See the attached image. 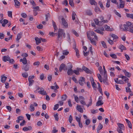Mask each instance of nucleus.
Instances as JSON below:
<instances>
[{"mask_svg": "<svg viewBox=\"0 0 133 133\" xmlns=\"http://www.w3.org/2000/svg\"><path fill=\"white\" fill-rule=\"evenodd\" d=\"M124 31H128L133 34V24L131 22H126V24L123 25Z\"/></svg>", "mask_w": 133, "mask_h": 133, "instance_id": "1", "label": "nucleus"}, {"mask_svg": "<svg viewBox=\"0 0 133 133\" xmlns=\"http://www.w3.org/2000/svg\"><path fill=\"white\" fill-rule=\"evenodd\" d=\"M63 33V30L62 29H58V34H57V42H58L59 41L61 40L62 37V35Z\"/></svg>", "mask_w": 133, "mask_h": 133, "instance_id": "2", "label": "nucleus"}, {"mask_svg": "<svg viewBox=\"0 0 133 133\" xmlns=\"http://www.w3.org/2000/svg\"><path fill=\"white\" fill-rule=\"evenodd\" d=\"M67 69L66 67L65 64L62 63L60 65L59 69L60 72H61L63 70H64L65 71Z\"/></svg>", "mask_w": 133, "mask_h": 133, "instance_id": "3", "label": "nucleus"}, {"mask_svg": "<svg viewBox=\"0 0 133 133\" xmlns=\"http://www.w3.org/2000/svg\"><path fill=\"white\" fill-rule=\"evenodd\" d=\"M69 69H68L67 73L68 75H71L73 73V70L72 69V66L71 64L69 65Z\"/></svg>", "mask_w": 133, "mask_h": 133, "instance_id": "4", "label": "nucleus"}, {"mask_svg": "<svg viewBox=\"0 0 133 133\" xmlns=\"http://www.w3.org/2000/svg\"><path fill=\"white\" fill-rule=\"evenodd\" d=\"M61 21L62 24L64 25L65 28H67L68 26V24L64 18H62L61 19Z\"/></svg>", "mask_w": 133, "mask_h": 133, "instance_id": "5", "label": "nucleus"}, {"mask_svg": "<svg viewBox=\"0 0 133 133\" xmlns=\"http://www.w3.org/2000/svg\"><path fill=\"white\" fill-rule=\"evenodd\" d=\"M87 37L88 38L90 41L91 43L94 45H96V43L94 39V38L92 39L91 37L90 36H89L88 34H87Z\"/></svg>", "mask_w": 133, "mask_h": 133, "instance_id": "6", "label": "nucleus"}, {"mask_svg": "<svg viewBox=\"0 0 133 133\" xmlns=\"http://www.w3.org/2000/svg\"><path fill=\"white\" fill-rule=\"evenodd\" d=\"M85 80V79L84 77H81L78 81L79 83L81 85L83 86V82H84Z\"/></svg>", "mask_w": 133, "mask_h": 133, "instance_id": "7", "label": "nucleus"}, {"mask_svg": "<svg viewBox=\"0 0 133 133\" xmlns=\"http://www.w3.org/2000/svg\"><path fill=\"white\" fill-rule=\"evenodd\" d=\"M91 84L94 90H96V85L94 81V79L92 78L90 79Z\"/></svg>", "mask_w": 133, "mask_h": 133, "instance_id": "8", "label": "nucleus"}, {"mask_svg": "<svg viewBox=\"0 0 133 133\" xmlns=\"http://www.w3.org/2000/svg\"><path fill=\"white\" fill-rule=\"evenodd\" d=\"M117 125L118 127L119 128L117 129H120V130H124V127L123 124H121L118 123Z\"/></svg>", "mask_w": 133, "mask_h": 133, "instance_id": "9", "label": "nucleus"}, {"mask_svg": "<svg viewBox=\"0 0 133 133\" xmlns=\"http://www.w3.org/2000/svg\"><path fill=\"white\" fill-rule=\"evenodd\" d=\"M82 68L83 70H84L87 73L90 74V70L85 66H83Z\"/></svg>", "mask_w": 133, "mask_h": 133, "instance_id": "10", "label": "nucleus"}, {"mask_svg": "<svg viewBox=\"0 0 133 133\" xmlns=\"http://www.w3.org/2000/svg\"><path fill=\"white\" fill-rule=\"evenodd\" d=\"M4 75H3L1 76V81L2 83H4L6 80L7 77L4 76Z\"/></svg>", "mask_w": 133, "mask_h": 133, "instance_id": "11", "label": "nucleus"}, {"mask_svg": "<svg viewBox=\"0 0 133 133\" xmlns=\"http://www.w3.org/2000/svg\"><path fill=\"white\" fill-rule=\"evenodd\" d=\"M32 127L31 126H29L28 127H25L23 129V130L24 131H27L31 130H32Z\"/></svg>", "mask_w": 133, "mask_h": 133, "instance_id": "12", "label": "nucleus"}, {"mask_svg": "<svg viewBox=\"0 0 133 133\" xmlns=\"http://www.w3.org/2000/svg\"><path fill=\"white\" fill-rule=\"evenodd\" d=\"M22 34L21 33H18L17 36V37L16 39V40L18 41V42H19V40L22 37Z\"/></svg>", "mask_w": 133, "mask_h": 133, "instance_id": "13", "label": "nucleus"}, {"mask_svg": "<svg viewBox=\"0 0 133 133\" xmlns=\"http://www.w3.org/2000/svg\"><path fill=\"white\" fill-rule=\"evenodd\" d=\"M123 71L125 73V76L128 77H130L131 76V74L130 73L128 72L126 70H123Z\"/></svg>", "mask_w": 133, "mask_h": 133, "instance_id": "14", "label": "nucleus"}, {"mask_svg": "<svg viewBox=\"0 0 133 133\" xmlns=\"http://www.w3.org/2000/svg\"><path fill=\"white\" fill-rule=\"evenodd\" d=\"M15 3V6L16 8H18V6L20 5V3L17 0H14Z\"/></svg>", "mask_w": 133, "mask_h": 133, "instance_id": "15", "label": "nucleus"}, {"mask_svg": "<svg viewBox=\"0 0 133 133\" xmlns=\"http://www.w3.org/2000/svg\"><path fill=\"white\" fill-rule=\"evenodd\" d=\"M125 121L128 124V126L130 129H132V125L131 122L127 119H125Z\"/></svg>", "mask_w": 133, "mask_h": 133, "instance_id": "16", "label": "nucleus"}, {"mask_svg": "<svg viewBox=\"0 0 133 133\" xmlns=\"http://www.w3.org/2000/svg\"><path fill=\"white\" fill-rule=\"evenodd\" d=\"M10 59V57L8 56H4L3 58V60L4 62L9 61Z\"/></svg>", "mask_w": 133, "mask_h": 133, "instance_id": "17", "label": "nucleus"}, {"mask_svg": "<svg viewBox=\"0 0 133 133\" xmlns=\"http://www.w3.org/2000/svg\"><path fill=\"white\" fill-rule=\"evenodd\" d=\"M76 109L81 112L82 113L83 112V110L82 108H81V106L78 105H77L76 107Z\"/></svg>", "mask_w": 133, "mask_h": 133, "instance_id": "18", "label": "nucleus"}, {"mask_svg": "<svg viewBox=\"0 0 133 133\" xmlns=\"http://www.w3.org/2000/svg\"><path fill=\"white\" fill-rule=\"evenodd\" d=\"M35 40L36 41V43L37 45H38L39 44L41 43V38H38L37 37H36L35 38Z\"/></svg>", "mask_w": 133, "mask_h": 133, "instance_id": "19", "label": "nucleus"}, {"mask_svg": "<svg viewBox=\"0 0 133 133\" xmlns=\"http://www.w3.org/2000/svg\"><path fill=\"white\" fill-rule=\"evenodd\" d=\"M29 69V65H26L25 66H23L22 68L23 69H24L25 71H28Z\"/></svg>", "mask_w": 133, "mask_h": 133, "instance_id": "20", "label": "nucleus"}, {"mask_svg": "<svg viewBox=\"0 0 133 133\" xmlns=\"http://www.w3.org/2000/svg\"><path fill=\"white\" fill-rule=\"evenodd\" d=\"M103 102L102 100H99L96 103V106H98L102 105Z\"/></svg>", "mask_w": 133, "mask_h": 133, "instance_id": "21", "label": "nucleus"}, {"mask_svg": "<svg viewBox=\"0 0 133 133\" xmlns=\"http://www.w3.org/2000/svg\"><path fill=\"white\" fill-rule=\"evenodd\" d=\"M121 78H122L125 82L128 83V82L129 79L126 77L124 76H122Z\"/></svg>", "mask_w": 133, "mask_h": 133, "instance_id": "22", "label": "nucleus"}, {"mask_svg": "<svg viewBox=\"0 0 133 133\" xmlns=\"http://www.w3.org/2000/svg\"><path fill=\"white\" fill-rule=\"evenodd\" d=\"M87 14L89 16H90L92 15V11L90 10H87L86 11Z\"/></svg>", "mask_w": 133, "mask_h": 133, "instance_id": "23", "label": "nucleus"}, {"mask_svg": "<svg viewBox=\"0 0 133 133\" xmlns=\"http://www.w3.org/2000/svg\"><path fill=\"white\" fill-rule=\"evenodd\" d=\"M90 3L91 5H96L97 3L94 0H90Z\"/></svg>", "mask_w": 133, "mask_h": 133, "instance_id": "24", "label": "nucleus"}, {"mask_svg": "<svg viewBox=\"0 0 133 133\" xmlns=\"http://www.w3.org/2000/svg\"><path fill=\"white\" fill-rule=\"evenodd\" d=\"M28 81H29V86H31L33 84L34 82V81L33 80H31L30 79H28Z\"/></svg>", "mask_w": 133, "mask_h": 133, "instance_id": "25", "label": "nucleus"}, {"mask_svg": "<svg viewBox=\"0 0 133 133\" xmlns=\"http://www.w3.org/2000/svg\"><path fill=\"white\" fill-rule=\"evenodd\" d=\"M119 48L121 50V51L122 52L123 50H126V48L123 45H121L119 46Z\"/></svg>", "mask_w": 133, "mask_h": 133, "instance_id": "26", "label": "nucleus"}, {"mask_svg": "<svg viewBox=\"0 0 133 133\" xmlns=\"http://www.w3.org/2000/svg\"><path fill=\"white\" fill-rule=\"evenodd\" d=\"M3 23H2V26L4 27L5 24L8 23V21L6 19H4L3 20Z\"/></svg>", "mask_w": 133, "mask_h": 133, "instance_id": "27", "label": "nucleus"}, {"mask_svg": "<svg viewBox=\"0 0 133 133\" xmlns=\"http://www.w3.org/2000/svg\"><path fill=\"white\" fill-rule=\"evenodd\" d=\"M30 110L32 112L34 110L35 108L33 106V105L32 104H31L30 105Z\"/></svg>", "mask_w": 133, "mask_h": 133, "instance_id": "28", "label": "nucleus"}, {"mask_svg": "<svg viewBox=\"0 0 133 133\" xmlns=\"http://www.w3.org/2000/svg\"><path fill=\"white\" fill-rule=\"evenodd\" d=\"M67 97V95L65 94H64L61 97V99L62 100V101H65L66 100Z\"/></svg>", "mask_w": 133, "mask_h": 133, "instance_id": "29", "label": "nucleus"}, {"mask_svg": "<svg viewBox=\"0 0 133 133\" xmlns=\"http://www.w3.org/2000/svg\"><path fill=\"white\" fill-rule=\"evenodd\" d=\"M41 95H46L47 94L46 91L44 90L38 92Z\"/></svg>", "mask_w": 133, "mask_h": 133, "instance_id": "30", "label": "nucleus"}, {"mask_svg": "<svg viewBox=\"0 0 133 133\" xmlns=\"http://www.w3.org/2000/svg\"><path fill=\"white\" fill-rule=\"evenodd\" d=\"M73 96L74 97L75 99L76 102L77 103L78 102L79 98L78 96H76L75 94H73Z\"/></svg>", "mask_w": 133, "mask_h": 133, "instance_id": "31", "label": "nucleus"}, {"mask_svg": "<svg viewBox=\"0 0 133 133\" xmlns=\"http://www.w3.org/2000/svg\"><path fill=\"white\" fill-rule=\"evenodd\" d=\"M94 21L96 24L98 25H100L101 24L100 23V22L99 21L98 19H96L94 20Z\"/></svg>", "mask_w": 133, "mask_h": 133, "instance_id": "32", "label": "nucleus"}, {"mask_svg": "<svg viewBox=\"0 0 133 133\" xmlns=\"http://www.w3.org/2000/svg\"><path fill=\"white\" fill-rule=\"evenodd\" d=\"M72 19L73 20H74L75 19V16L76 15V14L75 12L74 11L72 12Z\"/></svg>", "mask_w": 133, "mask_h": 133, "instance_id": "33", "label": "nucleus"}, {"mask_svg": "<svg viewBox=\"0 0 133 133\" xmlns=\"http://www.w3.org/2000/svg\"><path fill=\"white\" fill-rule=\"evenodd\" d=\"M72 32L76 36L78 37L79 36L78 34L76 32V31L74 30H72Z\"/></svg>", "mask_w": 133, "mask_h": 133, "instance_id": "34", "label": "nucleus"}, {"mask_svg": "<svg viewBox=\"0 0 133 133\" xmlns=\"http://www.w3.org/2000/svg\"><path fill=\"white\" fill-rule=\"evenodd\" d=\"M69 4L72 7H74V4L73 2V1L71 0H69Z\"/></svg>", "mask_w": 133, "mask_h": 133, "instance_id": "35", "label": "nucleus"}, {"mask_svg": "<svg viewBox=\"0 0 133 133\" xmlns=\"http://www.w3.org/2000/svg\"><path fill=\"white\" fill-rule=\"evenodd\" d=\"M103 82L106 85H108V82L107 81V79L104 78L103 80Z\"/></svg>", "mask_w": 133, "mask_h": 133, "instance_id": "36", "label": "nucleus"}, {"mask_svg": "<svg viewBox=\"0 0 133 133\" xmlns=\"http://www.w3.org/2000/svg\"><path fill=\"white\" fill-rule=\"evenodd\" d=\"M22 62L23 64L24 65L27 64V61L25 57H24L23 58V60Z\"/></svg>", "mask_w": 133, "mask_h": 133, "instance_id": "37", "label": "nucleus"}, {"mask_svg": "<svg viewBox=\"0 0 133 133\" xmlns=\"http://www.w3.org/2000/svg\"><path fill=\"white\" fill-rule=\"evenodd\" d=\"M51 88L52 89L55 90L56 89H58L59 88L58 86L57 85L54 86H51Z\"/></svg>", "mask_w": 133, "mask_h": 133, "instance_id": "38", "label": "nucleus"}, {"mask_svg": "<svg viewBox=\"0 0 133 133\" xmlns=\"http://www.w3.org/2000/svg\"><path fill=\"white\" fill-rule=\"evenodd\" d=\"M104 28L105 29V30H107V31H110V27L107 25H104Z\"/></svg>", "mask_w": 133, "mask_h": 133, "instance_id": "39", "label": "nucleus"}, {"mask_svg": "<svg viewBox=\"0 0 133 133\" xmlns=\"http://www.w3.org/2000/svg\"><path fill=\"white\" fill-rule=\"evenodd\" d=\"M22 76L24 78H27L28 77V74L26 72H24L22 74Z\"/></svg>", "mask_w": 133, "mask_h": 133, "instance_id": "40", "label": "nucleus"}, {"mask_svg": "<svg viewBox=\"0 0 133 133\" xmlns=\"http://www.w3.org/2000/svg\"><path fill=\"white\" fill-rule=\"evenodd\" d=\"M95 31L97 33H99L102 35H103V31L98 29L95 30Z\"/></svg>", "mask_w": 133, "mask_h": 133, "instance_id": "41", "label": "nucleus"}, {"mask_svg": "<svg viewBox=\"0 0 133 133\" xmlns=\"http://www.w3.org/2000/svg\"><path fill=\"white\" fill-rule=\"evenodd\" d=\"M75 50L76 52V55L78 57L79 56V51L77 49H76V50Z\"/></svg>", "mask_w": 133, "mask_h": 133, "instance_id": "42", "label": "nucleus"}, {"mask_svg": "<svg viewBox=\"0 0 133 133\" xmlns=\"http://www.w3.org/2000/svg\"><path fill=\"white\" fill-rule=\"evenodd\" d=\"M8 16L12 18V12L11 11H8Z\"/></svg>", "mask_w": 133, "mask_h": 133, "instance_id": "43", "label": "nucleus"}, {"mask_svg": "<svg viewBox=\"0 0 133 133\" xmlns=\"http://www.w3.org/2000/svg\"><path fill=\"white\" fill-rule=\"evenodd\" d=\"M49 34L50 36H54L55 35H57V33H55L53 32H50Z\"/></svg>", "mask_w": 133, "mask_h": 133, "instance_id": "44", "label": "nucleus"}, {"mask_svg": "<svg viewBox=\"0 0 133 133\" xmlns=\"http://www.w3.org/2000/svg\"><path fill=\"white\" fill-rule=\"evenodd\" d=\"M127 16L128 17L132 19H133V14H127Z\"/></svg>", "mask_w": 133, "mask_h": 133, "instance_id": "45", "label": "nucleus"}, {"mask_svg": "<svg viewBox=\"0 0 133 133\" xmlns=\"http://www.w3.org/2000/svg\"><path fill=\"white\" fill-rule=\"evenodd\" d=\"M53 128V129L52 131V133H55L58 132V130H57L56 129V127H54Z\"/></svg>", "mask_w": 133, "mask_h": 133, "instance_id": "46", "label": "nucleus"}, {"mask_svg": "<svg viewBox=\"0 0 133 133\" xmlns=\"http://www.w3.org/2000/svg\"><path fill=\"white\" fill-rule=\"evenodd\" d=\"M103 127V126L102 124L101 123H99L98 127L97 129L100 130L102 129Z\"/></svg>", "mask_w": 133, "mask_h": 133, "instance_id": "47", "label": "nucleus"}, {"mask_svg": "<svg viewBox=\"0 0 133 133\" xmlns=\"http://www.w3.org/2000/svg\"><path fill=\"white\" fill-rule=\"evenodd\" d=\"M110 56L112 58H117V57L116 55L115 54H110Z\"/></svg>", "mask_w": 133, "mask_h": 133, "instance_id": "48", "label": "nucleus"}, {"mask_svg": "<svg viewBox=\"0 0 133 133\" xmlns=\"http://www.w3.org/2000/svg\"><path fill=\"white\" fill-rule=\"evenodd\" d=\"M73 72L75 73L77 75H79L80 74L77 69L76 70H73Z\"/></svg>", "mask_w": 133, "mask_h": 133, "instance_id": "49", "label": "nucleus"}, {"mask_svg": "<svg viewBox=\"0 0 133 133\" xmlns=\"http://www.w3.org/2000/svg\"><path fill=\"white\" fill-rule=\"evenodd\" d=\"M59 105L58 104H57L54 105V110H56L58 108Z\"/></svg>", "mask_w": 133, "mask_h": 133, "instance_id": "50", "label": "nucleus"}, {"mask_svg": "<svg viewBox=\"0 0 133 133\" xmlns=\"http://www.w3.org/2000/svg\"><path fill=\"white\" fill-rule=\"evenodd\" d=\"M50 15L48 13L47 14L45 15V19L46 21H48V18L50 17Z\"/></svg>", "mask_w": 133, "mask_h": 133, "instance_id": "51", "label": "nucleus"}, {"mask_svg": "<svg viewBox=\"0 0 133 133\" xmlns=\"http://www.w3.org/2000/svg\"><path fill=\"white\" fill-rule=\"evenodd\" d=\"M102 44V46L104 48H107V46L105 44V42L103 41H102L101 42Z\"/></svg>", "mask_w": 133, "mask_h": 133, "instance_id": "52", "label": "nucleus"}, {"mask_svg": "<svg viewBox=\"0 0 133 133\" xmlns=\"http://www.w3.org/2000/svg\"><path fill=\"white\" fill-rule=\"evenodd\" d=\"M43 27V26L42 25L40 24L38 25H37V27L38 29H42Z\"/></svg>", "mask_w": 133, "mask_h": 133, "instance_id": "53", "label": "nucleus"}, {"mask_svg": "<svg viewBox=\"0 0 133 133\" xmlns=\"http://www.w3.org/2000/svg\"><path fill=\"white\" fill-rule=\"evenodd\" d=\"M54 117L55 120L56 121H58L59 119V118L58 117V114L57 113H56Z\"/></svg>", "mask_w": 133, "mask_h": 133, "instance_id": "54", "label": "nucleus"}, {"mask_svg": "<svg viewBox=\"0 0 133 133\" xmlns=\"http://www.w3.org/2000/svg\"><path fill=\"white\" fill-rule=\"evenodd\" d=\"M98 4L100 5V7L102 9H104V8L102 2H99L98 3Z\"/></svg>", "mask_w": 133, "mask_h": 133, "instance_id": "55", "label": "nucleus"}, {"mask_svg": "<svg viewBox=\"0 0 133 133\" xmlns=\"http://www.w3.org/2000/svg\"><path fill=\"white\" fill-rule=\"evenodd\" d=\"M21 16L23 18H26L27 17L26 14L25 13H22L21 14Z\"/></svg>", "mask_w": 133, "mask_h": 133, "instance_id": "56", "label": "nucleus"}, {"mask_svg": "<svg viewBox=\"0 0 133 133\" xmlns=\"http://www.w3.org/2000/svg\"><path fill=\"white\" fill-rule=\"evenodd\" d=\"M104 78H107V74L106 70H105L104 71Z\"/></svg>", "mask_w": 133, "mask_h": 133, "instance_id": "57", "label": "nucleus"}, {"mask_svg": "<svg viewBox=\"0 0 133 133\" xmlns=\"http://www.w3.org/2000/svg\"><path fill=\"white\" fill-rule=\"evenodd\" d=\"M100 10V9L98 7H96L95 9V11L96 12H97L98 11H99Z\"/></svg>", "mask_w": 133, "mask_h": 133, "instance_id": "58", "label": "nucleus"}, {"mask_svg": "<svg viewBox=\"0 0 133 133\" xmlns=\"http://www.w3.org/2000/svg\"><path fill=\"white\" fill-rule=\"evenodd\" d=\"M125 4H120V6H118V7L119 8H123L124 7Z\"/></svg>", "mask_w": 133, "mask_h": 133, "instance_id": "59", "label": "nucleus"}, {"mask_svg": "<svg viewBox=\"0 0 133 133\" xmlns=\"http://www.w3.org/2000/svg\"><path fill=\"white\" fill-rule=\"evenodd\" d=\"M9 62L10 63H11V64H13L15 62V61L13 59H10H10H9Z\"/></svg>", "mask_w": 133, "mask_h": 133, "instance_id": "60", "label": "nucleus"}, {"mask_svg": "<svg viewBox=\"0 0 133 133\" xmlns=\"http://www.w3.org/2000/svg\"><path fill=\"white\" fill-rule=\"evenodd\" d=\"M39 64H40V62L39 61H37V62H35L34 63L33 65L35 66V65L38 66L39 65Z\"/></svg>", "mask_w": 133, "mask_h": 133, "instance_id": "61", "label": "nucleus"}, {"mask_svg": "<svg viewBox=\"0 0 133 133\" xmlns=\"http://www.w3.org/2000/svg\"><path fill=\"white\" fill-rule=\"evenodd\" d=\"M104 94L106 95V96L107 97V98H108V97H109V93L107 91H106L104 92Z\"/></svg>", "mask_w": 133, "mask_h": 133, "instance_id": "62", "label": "nucleus"}, {"mask_svg": "<svg viewBox=\"0 0 133 133\" xmlns=\"http://www.w3.org/2000/svg\"><path fill=\"white\" fill-rule=\"evenodd\" d=\"M90 123V120L89 119H87L85 121V123L87 125H88Z\"/></svg>", "mask_w": 133, "mask_h": 133, "instance_id": "63", "label": "nucleus"}, {"mask_svg": "<svg viewBox=\"0 0 133 133\" xmlns=\"http://www.w3.org/2000/svg\"><path fill=\"white\" fill-rule=\"evenodd\" d=\"M115 13L117 16L119 17H121V14L116 11H115Z\"/></svg>", "mask_w": 133, "mask_h": 133, "instance_id": "64", "label": "nucleus"}]
</instances>
